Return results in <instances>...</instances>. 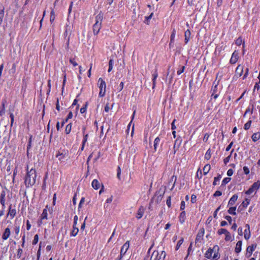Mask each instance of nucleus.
I'll list each match as a JSON object with an SVG mask.
<instances>
[{
    "mask_svg": "<svg viewBox=\"0 0 260 260\" xmlns=\"http://www.w3.org/2000/svg\"><path fill=\"white\" fill-rule=\"evenodd\" d=\"M221 178L220 175H219L217 177H214V182L213 183V185L215 186L217 184V182L219 181Z\"/></svg>",
    "mask_w": 260,
    "mask_h": 260,
    "instance_id": "f704fd0d",
    "label": "nucleus"
},
{
    "mask_svg": "<svg viewBox=\"0 0 260 260\" xmlns=\"http://www.w3.org/2000/svg\"><path fill=\"white\" fill-rule=\"evenodd\" d=\"M159 142H160V139L158 137H157V138H156L155 139L154 141V149L155 151L157 149V145L159 143Z\"/></svg>",
    "mask_w": 260,
    "mask_h": 260,
    "instance_id": "c756f323",
    "label": "nucleus"
},
{
    "mask_svg": "<svg viewBox=\"0 0 260 260\" xmlns=\"http://www.w3.org/2000/svg\"><path fill=\"white\" fill-rule=\"evenodd\" d=\"M123 86H124V83L123 82H121L120 83V85L119 86V87H118V90L119 91H121L123 88Z\"/></svg>",
    "mask_w": 260,
    "mask_h": 260,
    "instance_id": "774afa93",
    "label": "nucleus"
},
{
    "mask_svg": "<svg viewBox=\"0 0 260 260\" xmlns=\"http://www.w3.org/2000/svg\"><path fill=\"white\" fill-rule=\"evenodd\" d=\"M221 194H222V192L220 191L217 190L214 193L213 196L215 197H219V196H221Z\"/></svg>",
    "mask_w": 260,
    "mask_h": 260,
    "instance_id": "864d4df0",
    "label": "nucleus"
},
{
    "mask_svg": "<svg viewBox=\"0 0 260 260\" xmlns=\"http://www.w3.org/2000/svg\"><path fill=\"white\" fill-rule=\"evenodd\" d=\"M144 208L143 206H141L137 211L136 217L139 219L141 218L144 213Z\"/></svg>",
    "mask_w": 260,
    "mask_h": 260,
    "instance_id": "9d476101",
    "label": "nucleus"
},
{
    "mask_svg": "<svg viewBox=\"0 0 260 260\" xmlns=\"http://www.w3.org/2000/svg\"><path fill=\"white\" fill-rule=\"evenodd\" d=\"M113 60L112 59H110L109 61V69H108V72H110L111 71V70L113 69Z\"/></svg>",
    "mask_w": 260,
    "mask_h": 260,
    "instance_id": "c9c22d12",
    "label": "nucleus"
},
{
    "mask_svg": "<svg viewBox=\"0 0 260 260\" xmlns=\"http://www.w3.org/2000/svg\"><path fill=\"white\" fill-rule=\"evenodd\" d=\"M231 180V178L226 177L223 179V180L222 181V186H224L225 184H226L228 183H229Z\"/></svg>",
    "mask_w": 260,
    "mask_h": 260,
    "instance_id": "72a5a7b5",
    "label": "nucleus"
},
{
    "mask_svg": "<svg viewBox=\"0 0 260 260\" xmlns=\"http://www.w3.org/2000/svg\"><path fill=\"white\" fill-rule=\"evenodd\" d=\"M79 232V229L77 228L76 225H73V230L71 233V236H76Z\"/></svg>",
    "mask_w": 260,
    "mask_h": 260,
    "instance_id": "b1692460",
    "label": "nucleus"
},
{
    "mask_svg": "<svg viewBox=\"0 0 260 260\" xmlns=\"http://www.w3.org/2000/svg\"><path fill=\"white\" fill-rule=\"evenodd\" d=\"M37 173L36 170L31 168L29 170L27 167V174L25 177L24 183L26 187H29L34 185L36 181Z\"/></svg>",
    "mask_w": 260,
    "mask_h": 260,
    "instance_id": "f257e3e1",
    "label": "nucleus"
},
{
    "mask_svg": "<svg viewBox=\"0 0 260 260\" xmlns=\"http://www.w3.org/2000/svg\"><path fill=\"white\" fill-rule=\"evenodd\" d=\"M55 19V13L53 10H52L50 13V21L52 23Z\"/></svg>",
    "mask_w": 260,
    "mask_h": 260,
    "instance_id": "ea45409f",
    "label": "nucleus"
},
{
    "mask_svg": "<svg viewBox=\"0 0 260 260\" xmlns=\"http://www.w3.org/2000/svg\"><path fill=\"white\" fill-rule=\"evenodd\" d=\"M185 205V202L183 201H181V205H180V210H183L184 209Z\"/></svg>",
    "mask_w": 260,
    "mask_h": 260,
    "instance_id": "4d7b16f0",
    "label": "nucleus"
},
{
    "mask_svg": "<svg viewBox=\"0 0 260 260\" xmlns=\"http://www.w3.org/2000/svg\"><path fill=\"white\" fill-rule=\"evenodd\" d=\"M225 235V240L226 241L231 240V236L230 233L228 231V232Z\"/></svg>",
    "mask_w": 260,
    "mask_h": 260,
    "instance_id": "c03bdc74",
    "label": "nucleus"
},
{
    "mask_svg": "<svg viewBox=\"0 0 260 260\" xmlns=\"http://www.w3.org/2000/svg\"><path fill=\"white\" fill-rule=\"evenodd\" d=\"M103 16V13L100 12L95 17V23L93 25V32L94 35H97L101 28Z\"/></svg>",
    "mask_w": 260,
    "mask_h": 260,
    "instance_id": "f03ea898",
    "label": "nucleus"
},
{
    "mask_svg": "<svg viewBox=\"0 0 260 260\" xmlns=\"http://www.w3.org/2000/svg\"><path fill=\"white\" fill-rule=\"evenodd\" d=\"M4 16V12L3 10H2L0 12V25L3 22V18Z\"/></svg>",
    "mask_w": 260,
    "mask_h": 260,
    "instance_id": "3c124183",
    "label": "nucleus"
},
{
    "mask_svg": "<svg viewBox=\"0 0 260 260\" xmlns=\"http://www.w3.org/2000/svg\"><path fill=\"white\" fill-rule=\"evenodd\" d=\"M98 84L100 89H106V83L102 78L99 79Z\"/></svg>",
    "mask_w": 260,
    "mask_h": 260,
    "instance_id": "f8f14e48",
    "label": "nucleus"
},
{
    "mask_svg": "<svg viewBox=\"0 0 260 260\" xmlns=\"http://www.w3.org/2000/svg\"><path fill=\"white\" fill-rule=\"evenodd\" d=\"M251 138L254 142L257 141L260 138V133H254L252 135Z\"/></svg>",
    "mask_w": 260,
    "mask_h": 260,
    "instance_id": "393cba45",
    "label": "nucleus"
},
{
    "mask_svg": "<svg viewBox=\"0 0 260 260\" xmlns=\"http://www.w3.org/2000/svg\"><path fill=\"white\" fill-rule=\"evenodd\" d=\"M256 247V244H253L251 246H249L247 247L246 250H247V252L249 253V256H250L251 255L252 252L254 250Z\"/></svg>",
    "mask_w": 260,
    "mask_h": 260,
    "instance_id": "6ab92c4d",
    "label": "nucleus"
},
{
    "mask_svg": "<svg viewBox=\"0 0 260 260\" xmlns=\"http://www.w3.org/2000/svg\"><path fill=\"white\" fill-rule=\"evenodd\" d=\"M71 129H72V124L71 123H69L66 127L65 133L67 134H70V133L71 131Z\"/></svg>",
    "mask_w": 260,
    "mask_h": 260,
    "instance_id": "7c9ffc66",
    "label": "nucleus"
},
{
    "mask_svg": "<svg viewBox=\"0 0 260 260\" xmlns=\"http://www.w3.org/2000/svg\"><path fill=\"white\" fill-rule=\"evenodd\" d=\"M238 59V53L236 51H234L232 54L230 59V63L232 64L235 63Z\"/></svg>",
    "mask_w": 260,
    "mask_h": 260,
    "instance_id": "1a4fd4ad",
    "label": "nucleus"
},
{
    "mask_svg": "<svg viewBox=\"0 0 260 260\" xmlns=\"http://www.w3.org/2000/svg\"><path fill=\"white\" fill-rule=\"evenodd\" d=\"M251 120H249L244 125V128L245 129V130H247L250 127V125H251Z\"/></svg>",
    "mask_w": 260,
    "mask_h": 260,
    "instance_id": "4c0bfd02",
    "label": "nucleus"
},
{
    "mask_svg": "<svg viewBox=\"0 0 260 260\" xmlns=\"http://www.w3.org/2000/svg\"><path fill=\"white\" fill-rule=\"evenodd\" d=\"M211 156V150L209 148L206 152L205 155V159H206L207 160H209Z\"/></svg>",
    "mask_w": 260,
    "mask_h": 260,
    "instance_id": "2f4dec72",
    "label": "nucleus"
},
{
    "mask_svg": "<svg viewBox=\"0 0 260 260\" xmlns=\"http://www.w3.org/2000/svg\"><path fill=\"white\" fill-rule=\"evenodd\" d=\"M186 219V213L184 211H183L180 214L179 216V219L180 222L182 224L185 222Z\"/></svg>",
    "mask_w": 260,
    "mask_h": 260,
    "instance_id": "dca6fc26",
    "label": "nucleus"
},
{
    "mask_svg": "<svg viewBox=\"0 0 260 260\" xmlns=\"http://www.w3.org/2000/svg\"><path fill=\"white\" fill-rule=\"evenodd\" d=\"M243 171H244V173L246 174V175H247L249 173V169L246 166H244L243 167Z\"/></svg>",
    "mask_w": 260,
    "mask_h": 260,
    "instance_id": "603ef678",
    "label": "nucleus"
},
{
    "mask_svg": "<svg viewBox=\"0 0 260 260\" xmlns=\"http://www.w3.org/2000/svg\"><path fill=\"white\" fill-rule=\"evenodd\" d=\"M246 226L247 227V229H245L244 231V238L246 240H248L250 237V233L249 225L246 224Z\"/></svg>",
    "mask_w": 260,
    "mask_h": 260,
    "instance_id": "aec40b11",
    "label": "nucleus"
},
{
    "mask_svg": "<svg viewBox=\"0 0 260 260\" xmlns=\"http://www.w3.org/2000/svg\"><path fill=\"white\" fill-rule=\"evenodd\" d=\"M5 191H3L1 193L0 196V203L2 205L3 208H5Z\"/></svg>",
    "mask_w": 260,
    "mask_h": 260,
    "instance_id": "4468645a",
    "label": "nucleus"
},
{
    "mask_svg": "<svg viewBox=\"0 0 260 260\" xmlns=\"http://www.w3.org/2000/svg\"><path fill=\"white\" fill-rule=\"evenodd\" d=\"M243 72V67L239 65L236 70V75L238 77H240L242 76V73Z\"/></svg>",
    "mask_w": 260,
    "mask_h": 260,
    "instance_id": "2eb2a0df",
    "label": "nucleus"
},
{
    "mask_svg": "<svg viewBox=\"0 0 260 260\" xmlns=\"http://www.w3.org/2000/svg\"><path fill=\"white\" fill-rule=\"evenodd\" d=\"M16 214V210L15 209L12 208V205H10L9 208V212L7 214V217L10 216L11 218L12 219L14 217Z\"/></svg>",
    "mask_w": 260,
    "mask_h": 260,
    "instance_id": "0eeeda50",
    "label": "nucleus"
},
{
    "mask_svg": "<svg viewBox=\"0 0 260 260\" xmlns=\"http://www.w3.org/2000/svg\"><path fill=\"white\" fill-rule=\"evenodd\" d=\"M48 208V205H47L46 206V208L43 210V213H42L41 214V219L42 220V219H47V208Z\"/></svg>",
    "mask_w": 260,
    "mask_h": 260,
    "instance_id": "4be33fe9",
    "label": "nucleus"
},
{
    "mask_svg": "<svg viewBox=\"0 0 260 260\" xmlns=\"http://www.w3.org/2000/svg\"><path fill=\"white\" fill-rule=\"evenodd\" d=\"M216 88H217V85H215L214 87V88L213 89V93L211 95L213 97V98L214 99H217V97L218 96V94H216Z\"/></svg>",
    "mask_w": 260,
    "mask_h": 260,
    "instance_id": "e433bc0d",
    "label": "nucleus"
},
{
    "mask_svg": "<svg viewBox=\"0 0 260 260\" xmlns=\"http://www.w3.org/2000/svg\"><path fill=\"white\" fill-rule=\"evenodd\" d=\"M238 199V196L237 194L233 195L229 202L228 205L230 206L233 205Z\"/></svg>",
    "mask_w": 260,
    "mask_h": 260,
    "instance_id": "a211bd4d",
    "label": "nucleus"
},
{
    "mask_svg": "<svg viewBox=\"0 0 260 260\" xmlns=\"http://www.w3.org/2000/svg\"><path fill=\"white\" fill-rule=\"evenodd\" d=\"M66 153L63 154L62 153L58 152L56 156L58 157L59 160H63L66 158Z\"/></svg>",
    "mask_w": 260,
    "mask_h": 260,
    "instance_id": "cd10ccee",
    "label": "nucleus"
},
{
    "mask_svg": "<svg viewBox=\"0 0 260 260\" xmlns=\"http://www.w3.org/2000/svg\"><path fill=\"white\" fill-rule=\"evenodd\" d=\"M88 134H86V135H84V138H83V145H84L85 143L87 142V139H88Z\"/></svg>",
    "mask_w": 260,
    "mask_h": 260,
    "instance_id": "680f3d73",
    "label": "nucleus"
},
{
    "mask_svg": "<svg viewBox=\"0 0 260 260\" xmlns=\"http://www.w3.org/2000/svg\"><path fill=\"white\" fill-rule=\"evenodd\" d=\"M183 238H181V239H180L177 243V245H176V250H177L179 247H180V246L181 245V244L183 243Z\"/></svg>",
    "mask_w": 260,
    "mask_h": 260,
    "instance_id": "58836bf2",
    "label": "nucleus"
},
{
    "mask_svg": "<svg viewBox=\"0 0 260 260\" xmlns=\"http://www.w3.org/2000/svg\"><path fill=\"white\" fill-rule=\"evenodd\" d=\"M260 187V181L254 182L251 187L245 192L246 194L250 195L254 191L258 189Z\"/></svg>",
    "mask_w": 260,
    "mask_h": 260,
    "instance_id": "20e7f679",
    "label": "nucleus"
},
{
    "mask_svg": "<svg viewBox=\"0 0 260 260\" xmlns=\"http://www.w3.org/2000/svg\"><path fill=\"white\" fill-rule=\"evenodd\" d=\"M171 197H169L167 200L166 204L169 207H171Z\"/></svg>",
    "mask_w": 260,
    "mask_h": 260,
    "instance_id": "5fc2aeb1",
    "label": "nucleus"
},
{
    "mask_svg": "<svg viewBox=\"0 0 260 260\" xmlns=\"http://www.w3.org/2000/svg\"><path fill=\"white\" fill-rule=\"evenodd\" d=\"M5 103H6L5 100H4L2 102V108L0 111V115L1 116H2L5 113Z\"/></svg>",
    "mask_w": 260,
    "mask_h": 260,
    "instance_id": "bb28decb",
    "label": "nucleus"
},
{
    "mask_svg": "<svg viewBox=\"0 0 260 260\" xmlns=\"http://www.w3.org/2000/svg\"><path fill=\"white\" fill-rule=\"evenodd\" d=\"M85 202V199L84 198H82L79 203L78 208H80L82 207V204H83Z\"/></svg>",
    "mask_w": 260,
    "mask_h": 260,
    "instance_id": "13d9d810",
    "label": "nucleus"
},
{
    "mask_svg": "<svg viewBox=\"0 0 260 260\" xmlns=\"http://www.w3.org/2000/svg\"><path fill=\"white\" fill-rule=\"evenodd\" d=\"M228 231L225 229H220L218 231L219 235L225 234Z\"/></svg>",
    "mask_w": 260,
    "mask_h": 260,
    "instance_id": "79ce46f5",
    "label": "nucleus"
},
{
    "mask_svg": "<svg viewBox=\"0 0 260 260\" xmlns=\"http://www.w3.org/2000/svg\"><path fill=\"white\" fill-rule=\"evenodd\" d=\"M182 142V140L180 138H177L174 145V153L176 152L177 150L179 148Z\"/></svg>",
    "mask_w": 260,
    "mask_h": 260,
    "instance_id": "9b49d317",
    "label": "nucleus"
},
{
    "mask_svg": "<svg viewBox=\"0 0 260 260\" xmlns=\"http://www.w3.org/2000/svg\"><path fill=\"white\" fill-rule=\"evenodd\" d=\"M249 203L250 200L246 199L242 203L241 205L244 208H246L247 206L249 204Z\"/></svg>",
    "mask_w": 260,
    "mask_h": 260,
    "instance_id": "473e14b6",
    "label": "nucleus"
},
{
    "mask_svg": "<svg viewBox=\"0 0 260 260\" xmlns=\"http://www.w3.org/2000/svg\"><path fill=\"white\" fill-rule=\"evenodd\" d=\"M210 169H211V166L210 165H209V164L206 165L203 168L204 174L205 175H207L208 174V173L209 172Z\"/></svg>",
    "mask_w": 260,
    "mask_h": 260,
    "instance_id": "a878e982",
    "label": "nucleus"
},
{
    "mask_svg": "<svg viewBox=\"0 0 260 260\" xmlns=\"http://www.w3.org/2000/svg\"><path fill=\"white\" fill-rule=\"evenodd\" d=\"M100 91L99 92V96L100 97H103L105 95L106 93V89H100Z\"/></svg>",
    "mask_w": 260,
    "mask_h": 260,
    "instance_id": "de8ad7c7",
    "label": "nucleus"
},
{
    "mask_svg": "<svg viewBox=\"0 0 260 260\" xmlns=\"http://www.w3.org/2000/svg\"><path fill=\"white\" fill-rule=\"evenodd\" d=\"M218 251H214V255L213 256V259H218L219 258L220 254H219Z\"/></svg>",
    "mask_w": 260,
    "mask_h": 260,
    "instance_id": "37998d69",
    "label": "nucleus"
},
{
    "mask_svg": "<svg viewBox=\"0 0 260 260\" xmlns=\"http://www.w3.org/2000/svg\"><path fill=\"white\" fill-rule=\"evenodd\" d=\"M92 186L95 189H98L101 186V184L96 179H94L92 182Z\"/></svg>",
    "mask_w": 260,
    "mask_h": 260,
    "instance_id": "f3484780",
    "label": "nucleus"
},
{
    "mask_svg": "<svg viewBox=\"0 0 260 260\" xmlns=\"http://www.w3.org/2000/svg\"><path fill=\"white\" fill-rule=\"evenodd\" d=\"M175 35H176V30H175V28H173L172 31V34H171V36H170V45H171V44L172 43H174V39H175Z\"/></svg>",
    "mask_w": 260,
    "mask_h": 260,
    "instance_id": "5701e85b",
    "label": "nucleus"
},
{
    "mask_svg": "<svg viewBox=\"0 0 260 260\" xmlns=\"http://www.w3.org/2000/svg\"><path fill=\"white\" fill-rule=\"evenodd\" d=\"M196 196L194 194H192L191 195V202L192 203H194L196 202Z\"/></svg>",
    "mask_w": 260,
    "mask_h": 260,
    "instance_id": "052dcab7",
    "label": "nucleus"
},
{
    "mask_svg": "<svg viewBox=\"0 0 260 260\" xmlns=\"http://www.w3.org/2000/svg\"><path fill=\"white\" fill-rule=\"evenodd\" d=\"M166 256V252L164 251H161L159 252L157 250L153 252L150 260H164Z\"/></svg>",
    "mask_w": 260,
    "mask_h": 260,
    "instance_id": "7ed1b4c3",
    "label": "nucleus"
},
{
    "mask_svg": "<svg viewBox=\"0 0 260 260\" xmlns=\"http://www.w3.org/2000/svg\"><path fill=\"white\" fill-rule=\"evenodd\" d=\"M152 76H153L152 80H156V78L158 77V74H157L156 71H155V72L153 73Z\"/></svg>",
    "mask_w": 260,
    "mask_h": 260,
    "instance_id": "0e129e2a",
    "label": "nucleus"
},
{
    "mask_svg": "<svg viewBox=\"0 0 260 260\" xmlns=\"http://www.w3.org/2000/svg\"><path fill=\"white\" fill-rule=\"evenodd\" d=\"M129 247V241H127L122 246L120 250L121 257L124 256Z\"/></svg>",
    "mask_w": 260,
    "mask_h": 260,
    "instance_id": "423d86ee",
    "label": "nucleus"
},
{
    "mask_svg": "<svg viewBox=\"0 0 260 260\" xmlns=\"http://www.w3.org/2000/svg\"><path fill=\"white\" fill-rule=\"evenodd\" d=\"M10 234H11L10 229L9 228H7L5 229V230L2 235L3 240H6L8 239V238L10 237Z\"/></svg>",
    "mask_w": 260,
    "mask_h": 260,
    "instance_id": "6e6552de",
    "label": "nucleus"
},
{
    "mask_svg": "<svg viewBox=\"0 0 260 260\" xmlns=\"http://www.w3.org/2000/svg\"><path fill=\"white\" fill-rule=\"evenodd\" d=\"M242 42L243 40L242 38L239 37L236 40L235 43L237 45L240 46L242 43Z\"/></svg>",
    "mask_w": 260,
    "mask_h": 260,
    "instance_id": "a18cd8bd",
    "label": "nucleus"
},
{
    "mask_svg": "<svg viewBox=\"0 0 260 260\" xmlns=\"http://www.w3.org/2000/svg\"><path fill=\"white\" fill-rule=\"evenodd\" d=\"M73 117V113L72 112H70L68 114V117L67 119H66V122H67L68 119H71Z\"/></svg>",
    "mask_w": 260,
    "mask_h": 260,
    "instance_id": "bf43d9fd",
    "label": "nucleus"
},
{
    "mask_svg": "<svg viewBox=\"0 0 260 260\" xmlns=\"http://www.w3.org/2000/svg\"><path fill=\"white\" fill-rule=\"evenodd\" d=\"M219 248L218 246L215 245L212 248H209L205 253V257L209 259L212 257V253L214 251H219Z\"/></svg>",
    "mask_w": 260,
    "mask_h": 260,
    "instance_id": "39448f33",
    "label": "nucleus"
},
{
    "mask_svg": "<svg viewBox=\"0 0 260 260\" xmlns=\"http://www.w3.org/2000/svg\"><path fill=\"white\" fill-rule=\"evenodd\" d=\"M190 36L191 32L190 30L189 29H187L184 32V41L185 44H187L190 38Z\"/></svg>",
    "mask_w": 260,
    "mask_h": 260,
    "instance_id": "ddd939ff",
    "label": "nucleus"
},
{
    "mask_svg": "<svg viewBox=\"0 0 260 260\" xmlns=\"http://www.w3.org/2000/svg\"><path fill=\"white\" fill-rule=\"evenodd\" d=\"M70 62L74 66H77L78 65L77 63L75 61L74 59H70Z\"/></svg>",
    "mask_w": 260,
    "mask_h": 260,
    "instance_id": "e2e57ef3",
    "label": "nucleus"
},
{
    "mask_svg": "<svg viewBox=\"0 0 260 260\" xmlns=\"http://www.w3.org/2000/svg\"><path fill=\"white\" fill-rule=\"evenodd\" d=\"M38 240H39L38 235H36L35 236L34 240L32 241V244L33 245H36L38 243Z\"/></svg>",
    "mask_w": 260,
    "mask_h": 260,
    "instance_id": "09e8293b",
    "label": "nucleus"
},
{
    "mask_svg": "<svg viewBox=\"0 0 260 260\" xmlns=\"http://www.w3.org/2000/svg\"><path fill=\"white\" fill-rule=\"evenodd\" d=\"M233 170L232 169H229L227 172V175L231 176L233 174Z\"/></svg>",
    "mask_w": 260,
    "mask_h": 260,
    "instance_id": "69168bd1",
    "label": "nucleus"
},
{
    "mask_svg": "<svg viewBox=\"0 0 260 260\" xmlns=\"http://www.w3.org/2000/svg\"><path fill=\"white\" fill-rule=\"evenodd\" d=\"M242 245V242L241 241H239L236 245L235 247V252L236 253H239L241 251V247Z\"/></svg>",
    "mask_w": 260,
    "mask_h": 260,
    "instance_id": "412c9836",
    "label": "nucleus"
},
{
    "mask_svg": "<svg viewBox=\"0 0 260 260\" xmlns=\"http://www.w3.org/2000/svg\"><path fill=\"white\" fill-rule=\"evenodd\" d=\"M225 218L229 221L230 224L232 223V217L230 216H226Z\"/></svg>",
    "mask_w": 260,
    "mask_h": 260,
    "instance_id": "338daca9",
    "label": "nucleus"
},
{
    "mask_svg": "<svg viewBox=\"0 0 260 260\" xmlns=\"http://www.w3.org/2000/svg\"><path fill=\"white\" fill-rule=\"evenodd\" d=\"M112 196H111V197L108 198L106 200V204L104 205V207L105 208H107L108 207V205H106V204H110V203H111L112 202Z\"/></svg>",
    "mask_w": 260,
    "mask_h": 260,
    "instance_id": "49530a36",
    "label": "nucleus"
},
{
    "mask_svg": "<svg viewBox=\"0 0 260 260\" xmlns=\"http://www.w3.org/2000/svg\"><path fill=\"white\" fill-rule=\"evenodd\" d=\"M234 151V150H232V151H231V154L230 155H229L228 157H225L224 160H223V161H224V164L225 165H226L228 162H229L230 158H231V155H232V153L233 152V151Z\"/></svg>",
    "mask_w": 260,
    "mask_h": 260,
    "instance_id": "a19ab883",
    "label": "nucleus"
},
{
    "mask_svg": "<svg viewBox=\"0 0 260 260\" xmlns=\"http://www.w3.org/2000/svg\"><path fill=\"white\" fill-rule=\"evenodd\" d=\"M236 207H232L230 208V209L228 210V212L229 214L235 215L236 214Z\"/></svg>",
    "mask_w": 260,
    "mask_h": 260,
    "instance_id": "c85d7f7f",
    "label": "nucleus"
},
{
    "mask_svg": "<svg viewBox=\"0 0 260 260\" xmlns=\"http://www.w3.org/2000/svg\"><path fill=\"white\" fill-rule=\"evenodd\" d=\"M23 253V250L21 248H19L17 251V256L20 258Z\"/></svg>",
    "mask_w": 260,
    "mask_h": 260,
    "instance_id": "8fccbe9b",
    "label": "nucleus"
},
{
    "mask_svg": "<svg viewBox=\"0 0 260 260\" xmlns=\"http://www.w3.org/2000/svg\"><path fill=\"white\" fill-rule=\"evenodd\" d=\"M184 69H185V67L182 66L180 69L178 70L177 74L180 75L181 73H182L184 72Z\"/></svg>",
    "mask_w": 260,
    "mask_h": 260,
    "instance_id": "6e6d98bb",
    "label": "nucleus"
}]
</instances>
